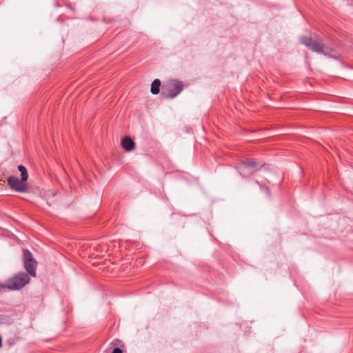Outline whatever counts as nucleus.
I'll return each mask as SVG.
<instances>
[{"instance_id":"nucleus-1","label":"nucleus","mask_w":353,"mask_h":353,"mask_svg":"<svg viewBox=\"0 0 353 353\" xmlns=\"http://www.w3.org/2000/svg\"><path fill=\"white\" fill-rule=\"evenodd\" d=\"M18 170L21 172V179L19 180L17 177L10 176L7 179L8 184L10 188L18 192H26L28 189L27 181L28 174L25 166L19 165Z\"/></svg>"},{"instance_id":"nucleus-2","label":"nucleus","mask_w":353,"mask_h":353,"mask_svg":"<svg viewBox=\"0 0 353 353\" xmlns=\"http://www.w3.org/2000/svg\"><path fill=\"white\" fill-rule=\"evenodd\" d=\"M30 282V276L24 272H19L7 280L5 285H0V290L7 288L10 290H17L23 288Z\"/></svg>"},{"instance_id":"nucleus-3","label":"nucleus","mask_w":353,"mask_h":353,"mask_svg":"<svg viewBox=\"0 0 353 353\" xmlns=\"http://www.w3.org/2000/svg\"><path fill=\"white\" fill-rule=\"evenodd\" d=\"M183 89V83L176 79L168 81L162 87V93L165 99L176 97Z\"/></svg>"},{"instance_id":"nucleus-4","label":"nucleus","mask_w":353,"mask_h":353,"mask_svg":"<svg viewBox=\"0 0 353 353\" xmlns=\"http://www.w3.org/2000/svg\"><path fill=\"white\" fill-rule=\"evenodd\" d=\"M259 163L254 160L247 159L239 163L238 170L240 174L244 177H248L258 170Z\"/></svg>"},{"instance_id":"nucleus-5","label":"nucleus","mask_w":353,"mask_h":353,"mask_svg":"<svg viewBox=\"0 0 353 353\" xmlns=\"http://www.w3.org/2000/svg\"><path fill=\"white\" fill-rule=\"evenodd\" d=\"M300 40L301 43L307 47L311 50L317 53L327 54V53L324 51L323 43L319 39H313L309 37H302Z\"/></svg>"},{"instance_id":"nucleus-6","label":"nucleus","mask_w":353,"mask_h":353,"mask_svg":"<svg viewBox=\"0 0 353 353\" xmlns=\"http://www.w3.org/2000/svg\"><path fill=\"white\" fill-rule=\"evenodd\" d=\"M23 263L26 270L28 274L33 276H36L37 262L33 259L31 252L28 250H23Z\"/></svg>"},{"instance_id":"nucleus-7","label":"nucleus","mask_w":353,"mask_h":353,"mask_svg":"<svg viewBox=\"0 0 353 353\" xmlns=\"http://www.w3.org/2000/svg\"><path fill=\"white\" fill-rule=\"evenodd\" d=\"M121 146L125 150L130 152L134 150L135 143L132 138L125 137L121 140Z\"/></svg>"},{"instance_id":"nucleus-8","label":"nucleus","mask_w":353,"mask_h":353,"mask_svg":"<svg viewBox=\"0 0 353 353\" xmlns=\"http://www.w3.org/2000/svg\"><path fill=\"white\" fill-rule=\"evenodd\" d=\"M160 86H161V81L159 79L154 80L151 85V92L153 94H158L159 92Z\"/></svg>"},{"instance_id":"nucleus-9","label":"nucleus","mask_w":353,"mask_h":353,"mask_svg":"<svg viewBox=\"0 0 353 353\" xmlns=\"http://www.w3.org/2000/svg\"><path fill=\"white\" fill-rule=\"evenodd\" d=\"M324 51L327 53V54H324L325 56L330 57V58H333V59H338V55L335 52V51L332 50L330 52H328L327 50H324Z\"/></svg>"},{"instance_id":"nucleus-10","label":"nucleus","mask_w":353,"mask_h":353,"mask_svg":"<svg viewBox=\"0 0 353 353\" xmlns=\"http://www.w3.org/2000/svg\"><path fill=\"white\" fill-rule=\"evenodd\" d=\"M112 353H123V352L120 348L116 347L113 350Z\"/></svg>"}]
</instances>
